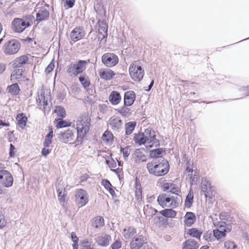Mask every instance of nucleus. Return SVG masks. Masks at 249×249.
<instances>
[{"label":"nucleus","instance_id":"3","mask_svg":"<svg viewBox=\"0 0 249 249\" xmlns=\"http://www.w3.org/2000/svg\"><path fill=\"white\" fill-rule=\"evenodd\" d=\"M146 167L150 175L158 177L167 174L170 168L169 161L165 158L152 160L147 164Z\"/></svg>","mask_w":249,"mask_h":249},{"label":"nucleus","instance_id":"22","mask_svg":"<svg viewBox=\"0 0 249 249\" xmlns=\"http://www.w3.org/2000/svg\"><path fill=\"white\" fill-rule=\"evenodd\" d=\"M202 234V231L196 228H192L187 229L184 234V236L185 239L187 238V235L200 240Z\"/></svg>","mask_w":249,"mask_h":249},{"label":"nucleus","instance_id":"51","mask_svg":"<svg viewBox=\"0 0 249 249\" xmlns=\"http://www.w3.org/2000/svg\"><path fill=\"white\" fill-rule=\"evenodd\" d=\"M112 171L117 174L120 181L124 179L123 173H122V174H121L123 171L122 168H118L116 169L112 170Z\"/></svg>","mask_w":249,"mask_h":249},{"label":"nucleus","instance_id":"14","mask_svg":"<svg viewBox=\"0 0 249 249\" xmlns=\"http://www.w3.org/2000/svg\"><path fill=\"white\" fill-rule=\"evenodd\" d=\"M118 56L113 53H107L102 56L103 63L107 67H112L118 63Z\"/></svg>","mask_w":249,"mask_h":249},{"label":"nucleus","instance_id":"49","mask_svg":"<svg viewBox=\"0 0 249 249\" xmlns=\"http://www.w3.org/2000/svg\"><path fill=\"white\" fill-rule=\"evenodd\" d=\"M45 98L46 97L45 96L44 92L42 91L40 94H38L37 95L36 98V101L38 106L39 105H41L42 102L44 99H45Z\"/></svg>","mask_w":249,"mask_h":249},{"label":"nucleus","instance_id":"40","mask_svg":"<svg viewBox=\"0 0 249 249\" xmlns=\"http://www.w3.org/2000/svg\"><path fill=\"white\" fill-rule=\"evenodd\" d=\"M63 118H58L56 120V127L57 128H61L63 127H68L71 125V123L66 121L62 119Z\"/></svg>","mask_w":249,"mask_h":249},{"label":"nucleus","instance_id":"41","mask_svg":"<svg viewBox=\"0 0 249 249\" xmlns=\"http://www.w3.org/2000/svg\"><path fill=\"white\" fill-rule=\"evenodd\" d=\"M80 246L81 249H95L91 242L87 240L81 242Z\"/></svg>","mask_w":249,"mask_h":249},{"label":"nucleus","instance_id":"8","mask_svg":"<svg viewBox=\"0 0 249 249\" xmlns=\"http://www.w3.org/2000/svg\"><path fill=\"white\" fill-rule=\"evenodd\" d=\"M98 24L99 26L98 34V35H95L94 36L97 37L98 41L100 42L99 44L102 46L105 44L107 41L108 26L105 20L100 19L98 20Z\"/></svg>","mask_w":249,"mask_h":249},{"label":"nucleus","instance_id":"35","mask_svg":"<svg viewBox=\"0 0 249 249\" xmlns=\"http://www.w3.org/2000/svg\"><path fill=\"white\" fill-rule=\"evenodd\" d=\"M213 237L219 242H222L226 237V234L224 232L218 229H214L213 231Z\"/></svg>","mask_w":249,"mask_h":249},{"label":"nucleus","instance_id":"28","mask_svg":"<svg viewBox=\"0 0 249 249\" xmlns=\"http://www.w3.org/2000/svg\"><path fill=\"white\" fill-rule=\"evenodd\" d=\"M109 124L112 129H118L122 124V121L119 116L114 115L109 120Z\"/></svg>","mask_w":249,"mask_h":249},{"label":"nucleus","instance_id":"11","mask_svg":"<svg viewBox=\"0 0 249 249\" xmlns=\"http://www.w3.org/2000/svg\"><path fill=\"white\" fill-rule=\"evenodd\" d=\"M31 26L29 21L23 18H15L11 23V28L15 32L18 33H22L26 28Z\"/></svg>","mask_w":249,"mask_h":249},{"label":"nucleus","instance_id":"30","mask_svg":"<svg viewBox=\"0 0 249 249\" xmlns=\"http://www.w3.org/2000/svg\"><path fill=\"white\" fill-rule=\"evenodd\" d=\"M167 195L164 193H161L157 197V202L158 204L164 209L167 206L168 202Z\"/></svg>","mask_w":249,"mask_h":249},{"label":"nucleus","instance_id":"16","mask_svg":"<svg viewBox=\"0 0 249 249\" xmlns=\"http://www.w3.org/2000/svg\"><path fill=\"white\" fill-rule=\"evenodd\" d=\"M155 148L153 149H149L148 150V152L149 154L148 155V159H153V160H162L164 158L162 155L163 154H165L166 149L165 148Z\"/></svg>","mask_w":249,"mask_h":249},{"label":"nucleus","instance_id":"39","mask_svg":"<svg viewBox=\"0 0 249 249\" xmlns=\"http://www.w3.org/2000/svg\"><path fill=\"white\" fill-rule=\"evenodd\" d=\"M102 184L105 187L106 189L109 191L110 194L112 196L115 194V191L112 188V186L109 180L107 179H103L102 181Z\"/></svg>","mask_w":249,"mask_h":249},{"label":"nucleus","instance_id":"23","mask_svg":"<svg viewBox=\"0 0 249 249\" xmlns=\"http://www.w3.org/2000/svg\"><path fill=\"white\" fill-rule=\"evenodd\" d=\"M196 221V216L194 213L187 212L184 216V225L188 227L192 226Z\"/></svg>","mask_w":249,"mask_h":249},{"label":"nucleus","instance_id":"59","mask_svg":"<svg viewBox=\"0 0 249 249\" xmlns=\"http://www.w3.org/2000/svg\"><path fill=\"white\" fill-rule=\"evenodd\" d=\"M52 139L45 137L44 142H43V146L45 147H49L52 142Z\"/></svg>","mask_w":249,"mask_h":249},{"label":"nucleus","instance_id":"27","mask_svg":"<svg viewBox=\"0 0 249 249\" xmlns=\"http://www.w3.org/2000/svg\"><path fill=\"white\" fill-rule=\"evenodd\" d=\"M56 188V192L58 194V200L60 203L63 206L65 202L66 201V197L67 196L65 189L63 187L59 186H57Z\"/></svg>","mask_w":249,"mask_h":249},{"label":"nucleus","instance_id":"37","mask_svg":"<svg viewBox=\"0 0 249 249\" xmlns=\"http://www.w3.org/2000/svg\"><path fill=\"white\" fill-rule=\"evenodd\" d=\"M125 239L130 238H136V229L133 227H129L127 229L125 228Z\"/></svg>","mask_w":249,"mask_h":249},{"label":"nucleus","instance_id":"21","mask_svg":"<svg viewBox=\"0 0 249 249\" xmlns=\"http://www.w3.org/2000/svg\"><path fill=\"white\" fill-rule=\"evenodd\" d=\"M29 61L27 55H23L16 58L12 62V66L14 68H23V65L27 64Z\"/></svg>","mask_w":249,"mask_h":249},{"label":"nucleus","instance_id":"7","mask_svg":"<svg viewBox=\"0 0 249 249\" xmlns=\"http://www.w3.org/2000/svg\"><path fill=\"white\" fill-rule=\"evenodd\" d=\"M87 64L86 60H79L77 63L69 65L67 71L71 76H76L86 70Z\"/></svg>","mask_w":249,"mask_h":249},{"label":"nucleus","instance_id":"60","mask_svg":"<svg viewBox=\"0 0 249 249\" xmlns=\"http://www.w3.org/2000/svg\"><path fill=\"white\" fill-rule=\"evenodd\" d=\"M135 190H142V187H141V183L140 182V181L137 178H136L135 179Z\"/></svg>","mask_w":249,"mask_h":249},{"label":"nucleus","instance_id":"53","mask_svg":"<svg viewBox=\"0 0 249 249\" xmlns=\"http://www.w3.org/2000/svg\"><path fill=\"white\" fill-rule=\"evenodd\" d=\"M170 182H165L163 183L162 184L160 185V188L163 192H166L168 190H170Z\"/></svg>","mask_w":249,"mask_h":249},{"label":"nucleus","instance_id":"54","mask_svg":"<svg viewBox=\"0 0 249 249\" xmlns=\"http://www.w3.org/2000/svg\"><path fill=\"white\" fill-rule=\"evenodd\" d=\"M54 63L52 61L49 65L45 69V72L46 73H50L54 69Z\"/></svg>","mask_w":249,"mask_h":249},{"label":"nucleus","instance_id":"13","mask_svg":"<svg viewBox=\"0 0 249 249\" xmlns=\"http://www.w3.org/2000/svg\"><path fill=\"white\" fill-rule=\"evenodd\" d=\"M49 7V5L45 4V6L42 7H37L35 10L36 13V21L39 23L43 21L47 20L50 16V12L46 8Z\"/></svg>","mask_w":249,"mask_h":249},{"label":"nucleus","instance_id":"43","mask_svg":"<svg viewBox=\"0 0 249 249\" xmlns=\"http://www.w3.org/2000/svg\"><path fill=\"white\" fill-rule=\"evenodd\" d=\"M148 150H146L145 146V147H142L140 148L136 149L134 153V154L135 156V161L139 158H142V154H143V151L145 153H148Z\"/></svg>","mask_w":249,"mask_h":249},{"label":"nucleus","instance_id":"48","mask_svg":"<svg viewBox=\"0 0 249 249\" xmlns=\"http://www.w3.org/2000/svg\"><path fill=\"white\" fill-rule=\"evenodd\" d=\"M142 190H135V196L136 200L139 203L142 201L143 199Z\"/></svg>","mask_w":249,"mask_h":249},{"label":"nucleus","instance_id":"46","mask_svg":"<svg viewBox=\"0 0 249 249\" xmlns=\"http://www.w3.org/2000/svg\"><path fill=\"white\" fill-rule=\"evenodd\" d=\"M169 193L172 194H174L176 195H179V193H180V190L178 189L177 185L173 183H171Z\"/></svg>","mask_w":249,"mask_h":249},{"label":"nucleus","instance_id":"19","mask_svg":"<svg viewBox=\"0 0 249 249\" xmlns=\"http://www.w3.org/2000/svg\"><path fill=\"white\" fill-rule=\"evenodd\" d=\"M15 70L12 72L10 76V81L12 83L20 82L23 76V73L25 71L24 68H14Z\"/></svg>","mask_w":249,"mask_h":249},{"label":"nucleus","instance_id":"38","mask_svg":"<svg viewBox=\"0 0 249 249\" xmlns=\"http://www.w3.org/2000/svg\"><path fill=\"white\" fill-rule=\"evenodd\" d=\"M104 225V219L101 216H97L92 222V226L95 228H99Z\"/></svg>","mask_w":249,"mask_h":249},{"label":"nucleus","instance_id":"24","mask_svg":"<svg viewBox=\"0 0 249 249\" xmlns=\"http://www.w3.org/2000/svg\"><path fill=\"white\" fill-rule=\"evenodd\" d=\"M199 245L194 239H186L182 244V249H198Z\"/></svg>","mask_w":249,"mask_h":249},{"label":"nucleus","instance_id":"15","mask_svg":"<svg viewBox=\"0 0 249 249\" xmlns=\"http://www.w3.org/2000/svg\"><path fill=\"white\" fill-rule=\"evenodd\" d=\"M88 201V196L86 191L81 189L76 190L75 193V201L79 207L85 206Z\"/></svg>","mask_w":249,"mask_h":249},{"label":"nucleus","instance_id":"52","mask_svg":"<svg viewBox=\"0 0 249 249\" xmlns=\"http://www.w3.org/2000/svg\"><path fill=\"white\" fill-rule=\"evenodd\" d=\"M181 157L182 161L185 162V164H189V163H190V160L188 159L186 152L184 151L181 152Z\"/></svg>","mask_w":249,"mask_h":249},{"label":"nucleus","instance_id":"5","mask_svg":"<svg viewBox=\"0 0 249 249\" xmlns=\"http://www.w3.org/2000/svg\"><path fill=\"white\" fill-rule=\"evenodd\" d=\"M129 72L131 78L135 82H141L144 75V69L139 60L133 61L129 66Z\"/></svg>","mask_w":249,"mask_h":249},{"label":"nucleus","instance_id":"36","mask_svg":"<svg viewBox=\"0 0 249 249\" xmlns=\"http://www.w3.org/2000/svg\"><path fill=\"white\" fill-rule=\"evenodd\" d=\"M102 140L107 143H112L113 141V136L110 132L107 130L103 134Z\"/></svg>","mask_w":249,"mask_h":249},{"label":"nucleus","instance_id":"55","mask_svg":"<svg viewBox=\"0 0 249 249\" xmlns=\"http://www.w3.org/2000/svg\"><path fill=\"white\" fill-rule=\"evenodd\" d=\"M226 222L223 221H217L214 223V226L217 228L223 229L225 225H226Z\"/></svg>","mask_w":249,"mask_h":249},{"label":"nucleus","instance_id":"62","mask_svg":"<svg viewBox=\"0 0 249 249\" xmlns=\"http://www.w3.org/2000/svg\"><path fill=\"white\" fill-rule=\"evenodd\" d=\"M167 198L168 203L171 201L178 202V201L179 200V199L177 196H173L167 195Z\"/></svg>","mask_w":249,"mask_h":249},{"label":"nucleus","instance_id":"56","mask_svg":"<svg viewBox=\"0 0 249 249\" xmlns=\"http://www.w3.org/2000/svg\"><path fill=\"white\" fill-rule=\"evenodd\" d=\"M203 237L207 242H211L212 241L211 232L208 233V231L205 232L203 234Z\"/></svg>","mask_w":249,"mask_h":249},{"label":"nucleus","instance_id":"58","mask_svg":"<svg viewBox=\"0 0 249 249\" xmlns=\"http://www.w3.org/2000/svg\"><path fill=\"white\" fill-rule=\"evenodd\" d=\"M232 229V226L230 224L226 223V225L223 227L222 231L224 232L225 233L229 232Z\"/></svg>","mask_w":249,"mask_h":249},{"label":"nucleus","instance_id":"18","mask_svg":"<svg viewBox=\"0 0 249 249\" xmlns=\"http://www.w3.org/2000/svg\"><path fill=\"white\" fill-rule=\"evenodd\" d=\"M74 134L72 130L68 129L64 132H61L58 136L59 140L64 143H67L73 140Z\"/></svg>","mask_w":249,"mask_h":249},{"label":"nucleus","instance_id":"33","mask_svg":"<svg viewBox=\"0 0 249 249\" xmlns=\"http://www.w3.org/2000/svg\"><path fill=\"white\" fill-rule=\"evenodd\" d=\"M13 83V84L8 86L7 90L11 95L17 96L19 94L20 89L17 83L16 82Z\"/></svg>","mask_w":249,"mask_h":249},{"label":"nucleus","instance_id":"47","mask_svg":"<svg viewBox=\"0 0 249 249\" xmlns=\"http://www.w3.org/2000/svg\"><path fill=\"white\" fill-rule=\"evenodd\" d=\"M94 10L97 15H101L102 12H104L105 15L106 14L103 6L101 3H97L95 4L94 6Z\"/></svg>","mask_w":249,"mask_h":249},{"label":"nucleus","instance_id":"20","mask_svg":"<svg viewBox=\"0 0 249 249\" xmlns=\"http://www.w3.org/2000/svg\"><path fill=\"white\" fill-rule=\"evenodd\" d=\"M95 240L98 245L102 247H107L109 244L111 237L108 234L103 233L98 235Z\"/></svg>","mask_w":249,"mask_h":249},{"label":"nucleus","instance_id":"2","mask_svg":"<svg viewBox=\"0 0 249 249\" xmlns=\"http://www.w3.org/2000/svg\"><path fill=\"white\" fill-rule=\"evenodd\" d=\"M152 211L151 217H153L154 223L159 227L166 228L169 225V218H173L177 215V212L172 209H164L158 211L156 209L150 206Z\"/></svg>","mask_w":249,"mask_h":249},{"label":"nucleus","instance_id":"29","mask_svg":"<svg viewBox=\"0 0 249 249\" xmlns=\"http://www.w3.org/2000/svg\"><path fill=\"white\" fill-rule=\"evenodd\" d=\"M99 74L101 78L104 80H108L112 79L115 74L111 70H107V71L105 70H101L99 71Z\"/></svg>","mask_w":249,"mask_h":249},{"label":"nucleus","instance_id":"25","mask_svg":"<svg viewBox=\"0 0 249 249\" xmlns=\"http://www.w3.org/2000/svg\"><path fill=\"white\" fill-rule=\"evenodd\" d=\"M136 99V94L133 90L125 91V107L132 106Z\"/></svg>","mask_w":249,"mask_h":249},{"label":"nucleus","instance_id":"63","mask_svg":"<svg viewBox=\"0 0 249 249\" xmlns=\"http://www.w3.org/2000/svg\"><path fill=\"white\" fill-rule=\"evenodd\" d=\"M230 215L226 212L221 213L219 214V218L221 220H228V217Z\"/></svg>","mask_w":249,"mask_h":249},{"label":"nucleus","instance_id":"31","mask_svg":"<svg viewBox=\"0 0 249 249\" xmlns=\"http://www.w3.org/2000/svg\"><path fill=\"white\" fill-rule=\"evenodd\" d=\"M121 97L119 92L116 91H113L109 96V100L113 105H117L119 103Z\"/></svg>","mask_w":249,"mask_h":249},{"label":"nucleus","instance_id":"45","mask_svg":"<svg viewBox=\"0 0 249 249\" xmlns=\"http://www.w3.org/2000/svg\"><path fill=\"white\" fill-rule=\"evenodd\" d=\"M224 248L225 249H237L238 247L233 241L228 240L225 242Z\"/></svg>","mask_w":249,"mask_h":249},{"label":"nucleus","instance_id":"4","mask_svg":"<svg viewBox=\"0 0 249 249\" xmlns=\"http://www.w3.org/2000/svg\"><path fill=\"white\" fill-rule=\"evenodd\" d=\"M91 119L88 113L82 114L76 121L77 136L75 142L81 144L89 132L90 126Z\"/></svg>","mask_w":249,"mask_h":249},{"label":"nucleus","instance_id":"1","mask_svg":"<svg viewBox=\"0 0 249 249\" xmlns=\"http://www.w3.org/2000/svg\"><path fill=\"white\" fill-rule=\"evenodd\" d=\"M156 132L152 127H148L144 132L139 131L134 134L133 140L138 146L144 145L146 150H149L154 146L160 147V141L157 139Z\"/></svg>","mask_w":249,"mask_h":249},{"label":"nucleus","instance_id":"61","mask_svg":"<svg viewBox=\"0 0 249 249\" xmlns=\"http://www.w3.org/2000/svg\"><path fill=\"white\" fill-rule=\"evenodd\" d=\"M179 205V202L171 201L166 207L170 208V209H174L177 208Z\"/></svg>","mask_w":249,"mask_h":249},{"label":"nucleus","instance_id":"32","mask_svg":"<svg viewBox=\"0 0 249 249\" xmlns=\"http://www.w3.org/2000/svg\"><path fill=\"white\" fill-rule=\"evenodd\" d=\"M16 120L19 127L21 129H24L26 125L27 118L22 113L18 114L16 117Z\"/></svg>","mask_w":249,"mask_h":249},{"label":"nucleus","instance_id":"6","mask_svg":"<svg viewBox=\"0 0 249 249\" xmlns=\"http://www.w3.org/2000/svg\"><path fill=\"white\" fill-rule=\"evenodd\" d=\"M20 47V43L17 39H12L4 43L2 51L6 55H11L17 53Z\"/></svg>","mask_w":249,"mask_h":249},{"label":"nucleus","instance_id":"57","mask_svg":"<svg viewBox=\"0 0 249 249\" xmlns=\"http://www.w3.org/2000/svg\"><path fill=\"white\" fill-rule=\"evenodd\" d=\"M121 247V243L119 240H116L111 245L112 249H119Z\"/></svg>","mask_w":249,"mask_h":249},{"label":"nucleus","instance_id":"9","mask_svg":"<svg viewBox=\"0 0 249 249\" xmlns=\"http://www.w3.org/2000/svg\"><path fill=\"white\" fill-rule=\"evenodd\" d=\"M13 184L12 174L4 169L3 165L0 163V185L4 187H10Z\"/></svg>","mask_w":249,"mask_h":249},{"label":"nucleus","instance_id":"50","mask_svg":"<svg viewBox=\"0 0 249 249\" xmlns=\"http://www.w3.org/2000/svg\"><path fill=\"white\" fill-rule=\"evenodd\" d=\"M48 98L46 97L45 99H44L43 100V101L42 102L41 105L38 106L40 109H41L42 110L44 109V112L45 111V110L48 106Z\"/></svg>","mask_w":249,"mask_h":249},{"label":"nucleus","instance_id":"64","mask_svg":"<svg viewBox=\"0 0 249 249\" xmlns=\"http://www.w3.org/2000/svg\"><path fill=\"white\" fill-rule=\"evenodd\" d=\"M51 152V149H47L46 147H44L41 150V154L43 156H47Z\"/></svg>","mask_w":249,"mask_h":249},{"label":"nucleus","instance_id":"42","mask_svg":"<svg viewBox=\"0 0 249 249\" xmlns=\"http://www.w3.org/2000/svg\"><path fill=\"white\" fill-rule=\"evenodd\" d=\"M54 112L57 114L58 116H59L62 118H65L66 116L65 109L62 106H56Z\"/></svg>","mask_w":249,"mask_h":249},{"label":"nucleus","instance_id":"44","mask_svg":"<svg viewBox=\"0 0 249 249\" xmlns=\"http://www.w3.org/2000/svg\"><path fill=\"white\" fill-rule=\"evenodd\" d=\"M79 80L85 89L87 88L90 85V81L88 77L81 76L79 77Z\"/></svg>","mask_w":249,"mask_h":249},{"label":"nucleus","instance_id":"10","mask_svg":"<svg viewBox=\"0 0 249 249\" xmlns=\"http://www.w3.org/2000/svg\"><path fill=\"white\" fill-rule=\"evenodd\" d=\"M201 190L204 193L206 198L213 199L215 195V192L213 189V186L211 182L206 177L202 178L201 185Z\"/></svg>","mask_w":249,"mask_h":249},{"label":"nucleus","instance_id":"26","mask_svg":"<svg viewBox=\"0 0 249 249\" xmlns=\"http://www.w3.org/2000/svg\"><path fill=\"white\" fill-rule=\"evenodd\" d=\"M194 194L192 188H190L184 201V206L187 208H190L194 203Z\"/></svg>","mask_w":249,"mask_h":249},{"label":"nucleus","instance_id":"34","mask_svg":"<svg viewBox=\"0 0 249 249\" xmlns=\"http://www.w3.org/2000/svg\"><path fill=\"white\" fill-rule=\"evenodd\" d=\"M137 125L136 121H130L125 123V136L132 134Z\"/></svg>","mask_w":249,"mask_h":249},{"label":"nucleus","instance_id":"12","mask_svg":"<svg viewBox=\"0 0 249 249\" xmlns=\"http://www.w3.org/2000/svg\"><path fill=\"white\" fill-rule=\"evenodd\" d=\"M146 238L143 235H139L135 239L133 240L130 243L131 249H153L149 247L147 242Z\"/></svg>","mask_w":249,"mask_h":249},{"label":"nucleus","instance_id":"17","mask_svg":"<svg viewBox=\"0 0 249 249\" xmlns=\"http://www.w3.org/2000/svg\"><path fill=\"white\" fill-rule=\"evenodd\" d=\"M85 36V33L83 28L81 26H78L74 28L71 32L70 38L72 41L75 42L82 39Z\"/></svg>","mask_w":249,"mask_h":249}]
</instances>
